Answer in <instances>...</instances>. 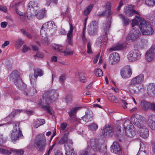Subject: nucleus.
I'll list each match as a JSON object with an SVG mask.
<instances>
[{"label": "nucleus", "instance_id": "obj_1", "mask_svg": "<svg viewBox=\"0 0 155 155\" xmlns=\"http://www.w3.org/2000/svg\"><path fill=\"white\" fill-rule=\"evenodd\" d=\"M133 6L130 5L124 10V12L129 16H131L135 14L138 15L135 16L137 19H134L132 20L131 26L134 28L126 38V40L128 41H134L139 37L140 34L139 30L137 29L139 27L143 35H151L153 32L151 25L143 18L140 17V15L137 12L133 9Z\"/></svg>", "mask_w": 155, "mask_h": 155}, {"label": "nucleus", "instance_id": "obj_2", "mask_svg": "<svg viewBox=\"0 0 155 155\" xmlns=\"http://www.w3.org/2000/svg\"><path fill=\"white\" fill-rule=\"evenodd\" d=\"M58 93L56 90L51 89L45 91L42 94V99L38 102L39 105H42V108L49 114H52V109L50 106L52 101L58 98Z\"/></svg>", "mask_w": 155, "mask_h": 155}, {"label": "nucleus", "instance_id": "obj_3", "mask_svg": "<svg viewBox=\"0 0 155 155\" xmlns=\"http://www.w3.org/2000/svg\"><path fill=\"white\" fill-rule=\"evenodd\" d=\"M141 116L135 114L132 116L131 120L137 127V132L139 135L143 138H146L148 136V129L146 126V122L141 120Z\"/></svg>", "mask_w": 155, "mask_h": 155}, {"label": "nucleus", "instance_id": "obj_4", "mask_svg": "<svg viewBox=\"0 0 155 155\" xmlns=\"http://www.w3.org/2000/svg\"><path fill=\"white\" fill-rule=\"evenodd\" d=\"M46 145V140L44 134H39L36 136L34 141V145L38 151H44Z\"/></svg>", "mask_w": 155, "mask_h": 155}, {"label": "nucleus", "instance_id": "obj_5", "mask_svg": "<svg viewBox=\"0 0 155 155\" xmlns=\"http://www.w3.org/2000/svg\"><path fill=\"white\" fill-rule=\"evenodd\" d=\"M12 125L13 129L12 131L10 137L13 142L19 140L20 138L23 136V135L19 128V121H15L13 122Z\"/></svg>", "mask_w": 155, "mask_h": 155}, {"label": "nucleus", "instance_id": "obj_6", "mask_svg": "<svg viewBox=\"0 0 155 155\" xmlns=\"http://www.w3.org/2000/svg\"><path fill=\"white\" fill-rule=\"evenodd\" d=\"M10 81H14L16 86L20 89H22L26 87L20 77V73L17 71L12 72L10 75Z\"/></svg>", "mask_w": 155, "mask_h": 155}, {"label": "nucleus", "instance_id": "obj_7", "mask_svg": "<svg viewBox=\"0 0 155 155\" xmlns=\"http://www.w3.org/2000/svg\"><path fill=\"white\" fill-rule=\"evenodd\" d=\"M110 25V21L107 22L105 24H104L102 32L104 35H103L97 38L96 41V44L97 45L101 44L102 41L106 43L107 42L108 39L107 35L108 33Z\"/></svg>", "mask_w": 155, "mask_h": 155}, {"label": "nucleus", "instance_id": "obj_8", "mask_svg": "<svg viewBox=\"0 0 155 155\" xmlns=\"http://www.w3.org/2000/svg\"><path fill=\"white\" fill-rule=\"evenodd\" d=\"M125 134L128 137H132L135 134L134 126L129 120H126L123 125Z\"/></svg>", "mask_w": 155, "mask_h": 155}, {"label": "nucleus", "instance_id": "obj_9", "mask_svg": "<svg viewBox=\"0 0 155 155\" xmlns=\"http://www.w3.org/2000/svg\"><path fill=\"white\" fill-rule=\"evenodd\" d=\"M56 26L53 21H48L45 23L42 26L40 31L41 35L44 36L47 32L51 29L55 30Z\"/></svg>", "mask_w": 155, "mask_h": 155}, {"label": "nucleus", "instance_id": "obj_10", "mask_svg": "<svg viewBox=\"0 0 155 155\" xmlns=\"http://www.w3.org/2000/svg\"><path fill=\"white\" fill-rule=\"evenodd\" d=\"M141 53L138 50L131 51L127 55V58L130 61H135L140 58Z\"/></svg>", "mask_w": 155, "mask_h": 155}, {"label": "nucleus", "instance_id": "obj_11", "mask_svg": "<svg viewBox=\"0 0 155 155\" xmlns=\"http://www.w3.org/2000/svg\"><path fill=\"white\" fill-rule=\"evenodd\" d=\"M128 89L131 94H134L139 93L142 90V87L141 85L129 84Z\"/></svg>", "mask_w": 155, "mask_h": 155}, {"label": "nucleus", "instance_id": "obj_12", "mask_svg": "<svg viewBox=\"0 0 155 155\" xmlns=\"http://www.w3.org/2000/svg\"><path fill=\"white\" fill-rule=\"evenodd\" d=\"M37 10H35L34 12H31V13H28L27 12V16L28 15H30L31 16H34V15H36L37 18L39 20L42 19L46 15V11L45 9H42L40 12L37 13Z\"/></svg>", "mask_w": 155, "mask_h": 155}, {"label": "nucleus", "instance_id": "obj_13", "mask_svg": "<svg viewBox=\"0 0 155 155\" xmlns=\"http://www.w3.org/2000/svg\"><path fill=\"white\" fill-rule=\"evenodd\" d=\"M120 74L123 78H130L132 74V71L129 66H125L120 71Z\"/></svg>", "mask_w": 155, "mask_h": 155}, {"label": "nucleus", "instance_id": "obj_14", "mask_svg": "<svg viewBox=\"0 0 155 155\" xmlns=\"http://www.w3.org/2000/svg\"><path fill=\"white\" fill-rule=\"evenodd\" d=\"M90 146L92 149L95 151L101 152V144L99 143V140L97 139H92L90 142Z\"/></svg>", "mask_w": 155, "mask_h": 155}, {"label": "nucleus", "instance_id": "obj_15", "mask_svg": "<svg viewBox=\"0 0 155 155\" xmlns=\"http://www.w3.org/2000/svg\"><path fill=\"white\" fill-rule=\"evenodd\" d=\"M144 80V76L143 74H140L133 78L130 81L129 84H132L140 85Z\"/></svg>", "mask_w": 155, "mask_h": 155}, {"label": "nucleus", "instance_id": "obj_16", "mask_svg": "<svg viewBox=\"0 0 155 155\" xmlns=\"http://www.w3.org/2000/svg\"><path fill=\"white\" fill-rule=\"evenodd\" d=\"M120 60V57L118 53L114 52L110 54L109 57V62L111 64H117Z\"/></svg>", "mask_w": 155, "mask_h": 155}, {"label": "nucleus", "instance_id": "obj_17", "mask_svg": "<svg viewBox=\"0 0 155 155\" xmlns=\"http://www.w3.org/2000/svg\"><path fill=\"white\" fill-rule=\"evenodd\" d=\"M68 143L65 144L64 147L66 152L65 153L66 155H75V153L72 148L69 146L68 143L71 145L73 144L72 140L71 139L68 140Z\"/></svg>", "mask_w": 155, "mask_h": 155}, {"label": "nucleus", "instance_id": "obj_18", "mask_svg": "<svg viewBox=\"0 0 155 155\" xmlns=\"http://www.w3.org/2000/svg\"><path fill=\"white\" fill-rule=\"evenodd\" d=\"M111 152L117 154H120L121 153V149L120 145L117 142H113L110 147Z\"/></svg>", "mask_w": 155, "mask_h": 155}, {"label": "nucleus", "instance_id": "obj_19", "mask_svg": "<svg viewBox=\"0 0 155 155\" xmlns=\"http://www.w3.org/2000/svg\"><path fill=\"white\" fill-rule=\"evenodd\" d=\"M101 132L104 135L112 136L114 134V131L110 126L106 125L101 130Z\"/></svg>", "mask_w": 155, "mask_h": 155}, {"label": "nucleus", "instance_id": "obj_20", "mask_svg": "<svg viewBox=\"0 0 155 155\" xmlns=\"http://www.w3.org/2000/svg\"><path fill=\"white\" fill-rule=\"evenodd\" d=\"M147 93L150 97L155 96V84L152 83L148 84L147 86Z\"/></svg>", "mask_w": 155, "mask_h": 155}, {"label": "nucleus", "instance_id": "obj_21", "mask_svg": "<svg viewBox=\"0 0 155 155\" xmlns=\"http://www.w3.org/2000/svg\"><path fill=\"white\" fill-rule=\"evenodd\" d=\"M147 124L149 127L151 129H155V115H151L149 116Z\"/></svg>", "mask_w": 155, "mask_h": 155}, {"label": "nucleus", "instance_id": "obj_22", "mask_svg": "<svg viewBox=\"0 0 155 155\" xmlns=\"http://www.w3.org/2000/svg\"><path fill=\"white\" fill-rule=\"evenodd\" d=\"M155 53L150 48L146 52L145 57L146 60L148 62L152 61L153 59Z\"/></svg>", "mask_w": 155, "mask_h": 155}, {"label": "nucleus", "instance_id": "obj_23", "mask_svg": "<svg viewBox=\"0 0 155 155\" xmlns=\"http://www.w3.org/2000/svg\"><path fill=\"white\" fill-rule=\"evenodd\" d=\"M153 103L147 102L145 101H143L141 102V106L142 109L144 110H147L149 109H150L153 110L152 105Z\"/></svg>", "mask_w": 155, "mask_h": 155}, {"label": "nucleus", "instance_id": "obj_24", "mask_svg": "<svg viewBox=\"0 0 155 155\" xmlns=\"http://www.w3.org/2000/svg\"><path fill=\"white\" fill-rule=\"evenodd\" d=\"M81 108V107H75L71 109L70 111L68 112V113L69 117L71 118L73 121L77 120V119L75 116V115L76 112L79 110L80 108Z\"/></svg>", "mask_w": 155, "mask_h": 155}, {"label": "nucleus", "instance_id": "obj_25", "mask_svg": "<svg viewBox=\"0 0 155 155\" xmlns=\"http://www.w3.org/2000/svg\"><path fill=\"white\" fill-rule=\"evenodd\" d=\"M33 75H30V80L31 82V84L32 85H33V86L29 87L30 90V96H33L34 95L36 94L37 92V90L36 88V87H34V85L35 84H34V82H33V80L32 78Z\"/></svg>", "mask_w": 155, "mask_h": 155}, {"label": "nucleus", "instance_id": "obj_26", "mask_svg": "<svg viewBox=\"0 0 155 155\" xmlns=\"http://www.w3.org/2000/svg\"><path fill=\"white\" fill-rule=\"evenodd\" d=\"M93 114L91 111L87 110L86 111V114L82 117L83 120L88 122L91 121L93 119Z\"/></svg>", "mask_w": 155, "mask_h": 155}, {"label": "nucleus", "instance_id": "obj_27", "mask_svg": "<svg viewBox=\"0 0 155 155\" xmlns=\"http://www.w3.org/2000/svg\"><path fill=\"white\" fill-rule=\"evenodd\" d=\"M29 8L27 9V13L28 11V13H31V12H34L35 10H37V7L36 5L33 1L30 2L28 4Z\"/></svg>", "mask_w": 155, "mask_h": 155}, {"label": "nucleus", "instance_id": "obj_28", "mask_svg": "<svg viewBox=\"0 0 155 155\" xmlns=\"http://www.w3.org/2000/svg\"><path fill=\"white\" fill-rule=\"evenodd\" d=\"M15 11L16 13L18 15H19V18L21 21H24L26 19V16H27V18L28 19H29V20L30 19V16H31L30 15L29 16L28 15V14H27V13L26 14H25L24 13H23L21 12H20L19 10L17 9H15Z\"/></svg>", "mask_w": 155, "mask_h": 155}, {"label": "nucleus", "instance_id": "obj_29", "mask_svg": "<svg viewBox=\"0 0 155 155\" xmlns=\"http://www.w3.org/2000/svg\"><path fill=\"white\" fill-rule=\"evenodd\" d=\"M45 123V121L44 119H38L34 121L32 124V126L34 128H37L40 126L43 125Z\"/></svg>", "mask_w": 155, "mask_h": 155}, {"label": "nucleus", "instance_id": "obj_30", "mask_svg": "<svg viewBox=\"0 0 155 155\" xmlns=\"http://www.w3.org/2000/svg\"><path fill=\"white\" fill-rule=\"evenodd\" d=\"M43 71L40 69L36 68L34 69V77L35 79H37L38 76H41L43 75Z\"/></svg>", "mask_w": 155, "mask_h": 155}, {"label": "nucleus", "instance_id": "obj_31", "mask_svg": "<svg viewBox=\"0 0 155 155\" xmlns=\"http://www.w3.org/2000/svg\"><path fill=\"white\" fill-rule=\"evenodd\" d=\"M97 28L95 27L88 26V32L89 35H94L97 32Z\"/></svg>", "mask_w": 155, "mask_h": 155}, {"label": "nucleus", "instance_id": "obj_32", "mask_svg": "<svg viewBox=\"0 0 155 155\" xmlns=\"http://www.w3.org/2000/svg\"><path fill=\"white\" fill-rule=\"evenodd\" d=\"M148 41L145 39H142L140 43L138 48L139 49H143L146 47L148 45Z\"/></svg>", "mask_w": 155, "mask_h": 155}, {"label": "nucleus", "instance_id": "obj_33", "mask_svg": "<svg viewBox=\"0 0 155 155\" xmlns=\"http://www.w3.org/2000/svg\"><path fill=\"white\" fill-rule=\"evenodd\" d=\"M123 48V45L121 44H118L110 48L109 51H112L122 49Z\"/></svg>", "mask_w": 155, "mask_h": 155}, {"label": "nucleus", "instance_id": "obj_34", "mask_svg": "<svg viewBox=\"0 0 155 155\" xmlns=\"http://www.w3.org/2000/svg\"><path fill=\"white\" fill-rule=\"evenodd\" d=\"M70 30L67 34V37L68 39L69 43L71 44V40L72 35V32L73 30V27L72 24H70Z\"/></svg>", "mask_w": 155, "mask_h": 155}, {"label": "nucleus", "instance_id": "obj_35", "mask_svg": "<svg viewBox=\"0 0 155 155\" xmlns=\"http://www.w3.org/2000/svg\"><path fill=\"white\" fill-rule=\"evenodd\" d=\"M53 48L55 51L61 53H63L64 51L63 50V46L61 45H55L53 46Z\"/></svg>", "mask_w": 155, "mask_h": 155}, {"label": "nucleus", "instance_id": "obj_36", "mask_svg": "<svg viewBox=\"0 0 155 155\" xmlns=\"http://www.w3.org/2000/svg\"><path fill=\"white\" fill-rule=\"evenodd\" d=\"M140 148L139 152L136 155H146V152H145V147L144 145L140 143Z\"/></svg>", "mask_w": 155, "mask_h": 155}, {"label": "nucleus", "instance_id": "obj_37", "mask_svg": "<svg viewBox=\"0 0 155 155\" xmlns=\"http://www.w3.org/2000/svg\"><path fill=\"white\" fill-rule=\"evenodd\" d=\"M68 136L67 134H65L59 140L58 144L59 145L63 144L65 143L68 140Z\"/></svg>", "mask_w": 155, "mask_h": 155}, {"label": "nucleus", "instance_id": "obj_38", "mask_svg": "<svg viewBox=\"0 0 155 155\" xmlns=\"http://www.w3.org/2000/svg\"><path fill=\"white\" fill-rule=\"evenodd\" d=\"M119 16L122 20L123 23L124 25H127L129 24V19L126 18L124 15L121 14L119 15Z\"/></svg>", "mask_w": 155, "mask_h": 155}, {"label": "nucleus", "instance_id": "obj_39", "mask_svg": "<svg viewBox=\"0 0 155 155\" xmlns=\"http://www.w3.org/2000/svg\"><path fill=\"white\" fill-rule=\"evenodd\" d=\"M23 44V41L22 39L19 38L15 41V47L16 48L19 49Z\"/></svg>", "mask_w": 155, "mask_h": 155}, {"label": "nucleus", "instance_id": "obj_40", "mask_svg": "<svg viewBox=\"0 0 155 155\" xmlns=\"http://www.w3.org/2000/svg\"><path fill=\"white\" fill-rule=\"evenodd\" d=\"M93 7V5L91 4L87 7V8L84 10V15L87 16L91 12L92 9Z\"/></svg>", "mask_w": 155, "mask_h": 155}, {"label": "nucleus", "instance_id": "obj_41", "mask_svg": "<svg viewBox=\"0 0 155 155\" xmlns=\"http://www.w3.org/2000/svg\"><path fill=\"white\" fill-rule=\"evenodd\" d=\"M47 35V33H46V34L44 35V36L41 35L43 38L42 40V42L45 45H48L49 43V40L48 38Z\"/></svg>", "mask_w": 155, "mask_h": 155}, {"label": "nucleus", "instance_id": "obj_42", "mask_svg": "<svg viewBox=\"0 0 155 155\" xmlns=\"http://www.w3.org/2000/svg\"><path fill=\"white\" fill-rule=\"evenodd\" d=\"M81 155H91V152L90 150V149L87 148L81 151L80 152Z\"/></svg>", "mask_w": 155, "mask_h": 155}, {"label": "nucleus", "instance_id": "obj_43", "mask_svg": "<svg viewBox=\"0 0 155 155\" xmlns=\"http://www.w3.org/2000/svg\"><path fill=\"white\" fill-rule=\"evenodd\" d=\"M108 97L109 100L113 103H116L118 101V99L111 94H109Z\"/></svg>", "mask_w": 155, "mask_h": 155}, {"label": "nucleus", "instance_id": "obj_44", "mask_svg": "<svg viewBox=\"0 0 155 155\" xmlns=\"http://www.w3.org/2000/svg\"><path fill=\"white\" fill-rule=\"evenodd\" d=\"M11 150L12 151V152L18 155H22L23 154L24 152V151L21 149L18 150L15 149H11Z\"/></svg>", "mask_w": 155, "mask_h": 155}, {"label": "nucleus", "instance_id": "obj_45", "mask_svg": "<svg viewBox=\"0 0 155 155\" xmlns=\"http://www.w3.org/2000/svg\"><path fill=\"white\" fill-rule=\"evenodd\" d=\"M78 75L80 81L82 83L85 82L86 78L85 74L82 73H79Z\"/></svg>", "mask_w": 155, "mask_h": 155}, {"label": "nucleus", "instance_id": "obj_46", "mask_svg": "<svg viewBox=\"0 0 155 155\" xmlns=\"http://www.w3.org/2000/svg\"><path fill=\"white\" fill-rule=\"evenodd\" d=\"M145 3L149 6H153L155 5V0H145Z\"/></svg>", "mask_w": 155, "mask_h": 155}, {"label": "nucleus", "instance_id": "obj_47", "mask_svg": "<svg viewBox=\"0 0 155 155\" xmlns=\"http://www.w3.org/2000/svg\"><path fill=\"white\" fill-rule=\"evenodd\" d=\"M12 152L11 150V149L10 150H8L0 148V153H2L9 155L12 153Z\"/></svg>", "mask_w": 155, "mask_h": 155}, {"label": "nucleus", "instance_id": "obj_48", "mask_svg": "<svg viewBox=\"0 0 155 155\" xmlns=\"http://www.w3.org/2000/svg\"><path fill=\"white\" fill-rule=\"evenodd\" d=\"M89 128L92 131H95L98 128V126L95 123H93L88 126Z\"/></svg>", "mask_w": 155, "mask_h": 155}, {"label": "nucleus", "instance_id": "obj_49", "mask_svg": "<svg viewBox=\"0 0 155 155\" xmlns=\"http://www.w3.org/2000/svg\"><path fill=\"white\" fill-rule=\"evenodd\" d=\"M20 31L24 35L26 36L27 37L30 39L32 38V37L31 34L27 32L24 29H21L20 30Z\"/></svg>", "mask_w": 155, "mask_h": 155}, {"label": "nucleus", "instance_id": "obj_50", "mask_svg": "<svg viewBox=\"0 0 155 155\" xmlns=\"http://www.w3.org/2000/svg\"><path fill=\"white\" fill-rule=\"evenodd\" d=\"M94 74L97 77H101L103 75L102 71L100 68L96 69L94 71Z\"/></svg>", "mask_w": 155, "mask_h": 155}, {"label": "nucleus", "instance_id": "obj_51", "mask_svg": "<svg viewBox=\"0 0 155 155\" xmlns=\"http://www.w3.org/2000/svg\"><path fill=\"white\" fill-rule=\"evenodd\" d=\"M65 55H71L73 54V52L69 49H66L63 52Z\"/></svg>", "mask_w": 155, "mask_h": 155}, {"label": "nucleus", "instance_id": "obj_52", "mask_svg": "<svg viewBox=\"0 0 155 155\" xmlns=\"http://www.w3.org/2000/svg\"><path fill=\"white\" fill-rule=\"evenodd\" d=\"M88 26L95 27L98 28L97 21H93Z\"/></svg>", "mask_w": 155, "mask_h": 155}, {"label": "nucleus", "instance_id": "obj_53", "mask_svg": "<svg viewBox=\"0 0 155 155\" xmlns=\"http://www.w3.org/2000/svg\"><path fill=\"white\" fill-rule=\"evenodd\" d=\"M65 99L66 102L67 103H68L72 101V96L71 95H68L66 97Z\"/></svg>", "mask_w": 155, "mask_h": 155}, {"label": "nucleus", "instance_id": "obj_54", "mask_svg": "<svg viewBox=\"0 0 155 155\" xmlns=\"http://www.w3.org/2000/svg\"><path fill=\"white\" fill-rule=\"evenodd\" d=\"M22 92L24 95L26 96H30L29 88H27L23 89Z\"/></svg>", "mask_w": 155, "mask_h": 155}, {"label": "nucleus", "instance_id": "obj_55", "mask_svg": "<svg viewBox=\"0 0 155 155\" xmlns=\"http://www.w3.org/2000/svg\"><path fill=\"white\" fill-rule=\"evenodd\" d=\"M106 8H108L107 10V17H109V16L111 14L110 12V3H107L106 5Z\"/></svg>", "mask_w": 155, "mask_h": 155}, {"label": "nucleus", "instance_id": "obj_56", "mask_svg": "<svg viewBox=\"0 0 155 155\" xmlns=\"http://www.w3.org/2000/svg\"><path fill=\"white\" fill-rule=\"evenodd\" d=\"M66 79V75L65 74L61 75L59 78V81L61 83H63Z\"/></svg>", "mask_w": 155, "mask_h": 155}, {"label": "nucleus", "instance_id": "obj_57", "mask_svg": "<svg viewBox=\"0 0 155 155\" xmlns=\"http://www.w3.org/2000/svg\"><path fill=\"white\" fill-rule=\"evenodd\" d=\"M44 54L41 52H37L36 54L34 56V57H37L38 58H42L44 57Z\"/></svg>", "mask_w": 155, "mask_h": 155}, {"label": "nucleus", "instance_id": "obj_58", "mask_svg": "<svg viewBox=\"0 0 155 155\" xmlns=\"http://www.w3.org/2000/svg\"><path fill=\"white\" fill-rule=\"evenodd\" d=\"M87 52L88 53H92L91 45L90 42H88L87 45Z\"/></svg>", "mask_w": 155, "mask_h": 155}, {"label": "nucleus", "instance_id": "obj_59", "mask_svg": "<svg viewBox=\"0 0 155 155\" xmlns=\"http://www.w3.org/2000/svg\"><path fill=\"white\" fill-rule=\"evenodd\" d=\"M21 110H15L14 111L12 112L10 114V115H12L14 116L15 115L18 114V113H20Z\"/></svg>", "mask_w": 155, "mask_h": 155}, {"label": "nucleus", "instance_id": "obj_60", "mask_svg": "<svg viewBox=\"0 0 155 155\" xmlns=\"http://www.w3.org/2000/svg\"><path fill=\"white\" fill-rule=\"evenodd\" d=\"M29 49V48L28 47L26 46L25 45H24L23 46L22 51L23 53H26L28 51Z\"/></svg>", "mask_w": 155, "mask_h": 155}, {"label": "nucleus", "instance_id": "obj_61", "mask_svg": "<svg viewBox=\"0 0 155 155\" xmlns=\"http://www.w3.org/2000/svg\"><path fill=\"white\" fill-rule=\"evenodd\" d=\"M20 3V2H13L10 5V6L12 8H16V6Z\"/></svg>", "mask_w": 155, "mask_h": 155}, {"label": "nucleus", "instance_id": "obj_62", "mask_svg": "<svg viewBox=\"0 0 155 155\" xmlns=\"http://www.w3.org/2000/svg\"><path fill=\"white\" fill-rule=\"evenodd\" d=\"M120 101L123 103V106L124 109H126L127 108L126 105L127 104L126 101L124 100L121 99Z\"/></svg>", "mask_w": 155, "mask_h": 155}, {"label": "nucleus", "instance_id": "obj_63", "mask_svg": "<svg viewBox=\"0 0 155 155\" xmlns=\"http://www.w3.org/2000/svg\"><path fill=\"white\" fill-rule=\"evenodd\" d=\"M8 25V23L4 21L1 23V27L3 28H6Z\"/></svg>", "mask_w": 155, "mask_h": 155}, {"label": "nucleus", "instance_id": "obj_64", "mask_svg": "<svg viewBox=\"0 0 155 155\" xmlns=\"http://www.w3.org/2000/svg\"><path fill=\"white\" fill-rule=\"evenodd\" d=\"M67 126V124L66 123H63L61 124V127L62 130H64Z\"/></svg>", "mask_w": 155, "mask_h": 155}]
</instances>
